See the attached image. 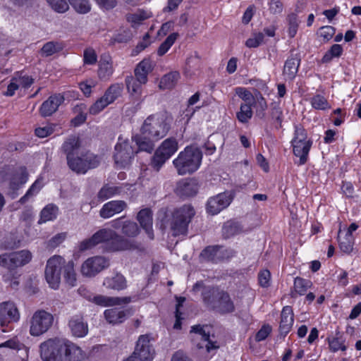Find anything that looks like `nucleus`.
I'll return each instance as SVG.
<instances>
[{
	"mask_svg": "<svg viewBox=\"0 0 361 361\" xmlns=\"http://www.w3.org/2000/svg\"><path fill=\"white\" fill-rule=\"evenodd\" d=\"M180 78V74L177 71L170 72L164 75L159 82V88L162 90H170L175 87Z\"/></svg>",
	"mask_w": 361,
	"mask_h": 361,
	"instance_id": "obj_36",
	"label": "nucleus"
},
{
	"mask_svg": "<svg viewBox=\"0 0 361 361\" xmlns=\"http://www.w3.org/2000/svg\"><path fill=\"white\" fill-rule=\"evenodd\" d=\"M68 1L78 13L85 14L91 10V4L89 0H68Z\"/></svg>",
	"mask_w": 361,
	"mask_h": 361,
	"instance_id": "obj_46",
	"label": "nucleus"
},
{
	"mask_svg": "<svg viewBox=\"0 0 361 361\" xmlns=\"http://www.w3.org/2000/svg\"><path fill=\"white\" fill-rule=\"evenodd\" d=\"M97 61V55L94 49L88 47L84 50L83 61L85 64L93 65Z\"/></svg>",
	"mask_w": 361,
	"mask_h": 361,
	"instance_id": "obj_56",
	"label": "nucleus"
},
{
	"mask_svg": "<svg viewBox=\"0 0 361 361\" xmlns=\"http://www.w3.org/2000/svg\"><path fill=\"white\" fill-rule=\"evenodd\" d=\"M170 129V121L162 113L152 114L144 121L140 133L154 140H159L166 135Z\"/></svg>",
	"mask_w": 361,
	"mask_h": 361,
	"instance_id": "obj_5",
	"label": "nucleus"
},
{
	"mask_svg": "<svg viewBox=\"0 0 361 361\" xmlns=\"http://www.w3.org/2000/svg\"><path fill=\"white\" fill-rule=\"evenodd\" d=\"M153 70L152 62L149 59H144L140 61L135 69V78L140 82H147L148 74Z\"/></svg>",
	"mask_w": 361,
	"mask_h": 361,
	"instance_id": "obj_29",
	"label": "nucleus"
},
{
	"mask_svg": "<svg viewBox=\"0 0 361 361\" xmlns=\"http://www.w3.org/2000/svg\"><path fill=\"white\" fill-rule=\"evenodd\" d=\"M300 57L295 55H291L285 62V65L283 67V75L286 77V78L289 80H293L298 71V68L300 66Z\"/></svg>",
	"mask_w": 361,
	"mask_h": 361,
	"instance_id": "obj_30",
	"label": "nucleus"
},
{
	"mask_svg": "<svg viewBox=\"0 0 361 361\" xmlns=\"http://www.w3.org/2000/svg\"><path fill=\"white\" fill-rule=\"evenodd\" d=\"M123 91V85L119 83H114L111 85L105 91L104 96L110 104H112L116 99H118Z\"/></svg>",
	"mask_w": 361,
	"mask_h": 361,
	"instance_id": "obj_39",
	"label": "nucleus"
},
{
	"mask_svg": "<svg viewBox=\"0 0 361 361\" xmlns=\"http://www.w3.org/2000/svg\"><path fill=\"white\" fill-rule=\"evenodd\" d=\"M288 22V34L290 37H293L297 33L298 30V18L295 13H290L287 17Z\"/></svg>",
	"mask_w": 361,
	"mask_h": 361,
	"instance_id": "obj_57",
	"label": "nucleus"
},
{
	"mask_svg": "<svg viewBox=\"0 0 361 361\" xmlns=\"http://www.w3.org/2000/svg\"><path fill=\"white\" fill-rule=\"evenodd\" d=\"M80 146L79 137L71 135L65 140L61 149L66 156L68 168L77 174H85L99 165L100 158L89 151H80Z\"/></svg>",
	"mask_w": 361,
	"mask_h": 361,
	"instance_id": "obj_2",
	"label": "nucleus"
},
{
	"mask_svg": "<svg viewBox=\"0 0 361 361\" xmlns=\"http://www.w3.org/2000/svg\"><path fill=\"white\" fill-rule=\"evenodd\" d=\"M235 94L244 101L243 104H253L255 97L245 87H237L235 90Z\"/></svg>",
	"mask_w": 361,
	"mask_h": 361,
	"instance_id": "obj_54",
	"label": "nucleus"
},
{
	"mask_svg": "<svg viewBox=\"0 0 361 361\" xmlns=\"http://www.w3.org/2000/svg\"><path fill=\"white\" fill-rule=\"evenodd\" d=\"M106 320L111 324H118L123 322L126 319V314L124 310L117 308L106 310L104 312Z\"/></svg>",
	"mask_w": 361,
	"mask_h": 361,
	"instance_id": "obj_33",
	"label": "nucleus"
},
{
	"mask_svg": "<svg viewBox=\"0 0 361 361\" xmlns=\"http://www.w3.org/2000/svg\"><path fill=\"white\" fill-rule=\"evenodd\" d=\"M13 260L15 263L16 268L22 267L27 264L32 259V253L27 250H23L19 252H11Z\"/></svg>",
	"mask_w": 361,
	"mask_h": 361,
	"instance_id": "obj_37",
	"label": "nucleus"
},
{
	"mask_svg": "<svg viewBox=\"0 0 361 361\" xmlns=\"http://www.w3.org/2000/svg\"><path fill=\"white\" fill-rule=\"evenodd\" d=\"M235 254V252L232 249L214 245L204 248L200 254V258L204 261L218 263L232 258Z\"/></svg>",
	"mask_w": 361,
	"mask_h": 361,
	"instance_id": "obj_11",
	"label": "nucleus"
},
{
	"mask_svg": "<svg viewBox=\"0 0 361 361\" xmlns=\"http://www.w3.org/2000/svg\"><path fill=\"white\" fill-rule=\"evenodd\" d=\"M109 265V261L104 257L95 256L87 259L81 265L83 276L93 277Z\"/></svg>",
	"mask_w": 361,
	"mask_h": 361,
	"instance_id": "obj_13",
	"label": "nucleus"
},
{
	"mask_svg": "<svg viewBox=\"0 0 361 361\" xmlns=\"http://www.w3.org/2000/svg\"><path fill=\"white\" fill-rule=\"evenodd\" d=\"M109 250L111 251H125L138 250L140 248V244L134 240H130L123 238L116 232L110 239Z\"/></svg>",
	"mask_w": 361,
	"mask_h": 361,
	"instance_id": "obj_17",
	"label": "nucleus"
},
{
	"mask_svg": "<svg viewBox=\"0 0 361 361\" xmlns=\"http://www.w3.org/2000/svg\"><path fill=\"white\" fill-rule=\"evenodd\" d=\"M43 361H85V353L80 347L60 337L49 338L39 345Z\"/></svg>",
	"mask_w": 361,
	"mask_h": 361,
	"instance_id": "obj_1",
	"label": "nucleus"
},
{
	"mask_svg": "<svg viewBox=\"0 0 361 361\" xmlns=\"http://www.w3.org/2000/svg\"><path fill=\"white\" fill-rule=\"evenodd\" d=\"M195 215L194 207L191 204H183L167 214L165 209H161L158 219L162 228H169L173 236L186 235L188 226Z\"/></svg>",
	"mask_w": 361,
	"mask_h": 361,
	"instance_id": "obj_3",
	"label": "nucleus"
},
{
	"mask_svg": "<svg viewBox=\"0 0 361 361\" xmlns=\"http://www.w3.org/2000/svg\"><path fill=\"white\" fill-rule=\"evenodd\" d=\"M340 332L337 331L336 337H334L332 338L329 337L327 338L329 349L332 352H336L338 350L345 351L347 349V347L344 345L343 341H342L341 338L338 336Z\"/></svg>",
	"mask_w": 361,
	"mask_h": 361,
	"instance_id": "obj_50",
	"label": "nucleus"
},
{
	"mask_svg": "<svg viewBox=\"0 0 361 361\" xmlns=\"http://www.w3.org/2000/svg\"><path fill=\"white\" fill-rule=\"evenodd\" d=\"M202 158V152L197 147L190 146L180 152L173 163L178 173L183 176L196 171L200 168Z\"/></svg>",
	"mask_w": 361,
	"mask_h": 361,
	"instance_id": "obj_6",
	"label": "nucleus"
},
{
	"mask_svg": "<svg viewBox=\"0 0 361 361\" xmlns=\"http://www.w3.org/2000/svg\"><path fill=\"white\" fill-rule=\"evenodd\" d=\"M54 315L44 310L35 311L29 320V333L32 336L38 337L47 333L53 326Z\"/></svg>",
	"mask_w": 361,
	"mask_h": 361,
	"instance_id": "obj_7",
	"label": "nucleus"
},
{
	"mask_svg": "<svg viewBox=\"0 0 361 361\" xmlns=\"http://www.w3.org/2000/svg\"><path fill=\"white\" fill-rule=\"evenodd\" d=\"M197 183L192 179H184L179 181L176 188V192L180 197H190L197 194Z\"/></svg>",
	"mask_w": 361,
	"mask_h": 361,
	"instance_id": "obj_23",
	"label": "nucleus"
},
{
	"mask_svg": "<svg viewBox=\"0 0 361 361\" xmlns=\"http://www.w3.org/2000/svg\"><path fill=\"white\" fill-rule=\"evenodd\" d=\"M114 235H116V232L112 229H99L90 238L85 239L80 242L78 244V250L80 252H84L92 249L100 243L109 242L110 239Z\"/></svg>",
	"mask_w": 361,
	"mask_h": 361,
	"instance_id": "obj_12",
	"label": "nucleus"
},
{
	"mask_svg": "<svg viewBox=\"0 0 361 361\" xmlns=\"http://www.w3.org/2000/svg\"><path fill=\"white\" fill-rule=\"evenodd\" d=\"M178 150V142L174 138L165 140L156 150L152 157V166L159 171L162 165Z\"/></svg>",
	"mask_w": 361,
	"mask_h": 361,
	"instance_id": "obj_10",
	"label": "nucleus"
},
{
	"mask_svg": "<svg viewBox=\"0 0 361 361\" xmlns=\"http://www.w3.org/2000/svg\"><path fill=\"white\" fill-rule=\"evenodd\" d=\"M267 109V104L265 99L260 96L257 98L256 115L261 118H264L265 111Z\"/></svg>",
	"mask_w": 361,
	"mask_h": 361,
	"instance_id": "obj_62",
	"label": "nucleus"
},
{
	"mask_svg": "<svg viewBox=\"0 0 361 361\" xmlns=\"http://www.w3.org/2000/svg\"><path fill=\"white\" fill-rule=\"evenodd\" d=\"M64 279L66 282L71 286H75L76 284V274L74 270V263L73 261L66 262L63 267Z\"/></svg>",
	"mask_w": 361,
	"mask_h": 361,
	"instance_id": "obj_41",
	"label": "nucleus"
},
{
	"mask_svg": "<svg viewBox=\"0 0 361 361\" xmlns=\"http://www.w3.org/2000/svg\"><path fill=\"white\" fill-rule=\"evenodd\" d=\"M20 314L14 303L4 302L0 304V326H7L10 323L18 322Z\"/></svg>",
	"mask_w": 361,
	"mask_h": 361,
	"instance_id": "obj_16",
	"label": "nucleus"
},
{
	"mask_svg": "<svg viewBox=\"0 0 361 361\" xmlns=\"http://www.w3.org/2000/svg\"><path fill=\"white\" fill-rule=\"evenodd\" d=\"M119 192V188L108 184L104 185L98 192L97 198L99 201H104Z\"/></svg>",
	"mask_w": 361,
	"mask_h": 361,
	"instance_id": "obj_45",
	"label": "nucleus"
},
{
	"mask_svg": "<svg viewBox=\"0 0 361 361\" xmlns=\"http://www.w3.org/2000/svg\"><path fill=\"white\" fill-rule=\"evenodd\" d=\"M131 300L130 297H110L102 295H97L93 299L94 302L103 307L128 304Z\"/></svg>",
	"mask_w": 361,
	"mask_h": 361,
	"instance_id": "obj_25",
	"label": "nucleus"
},
{
	"mask_svg": "<svg viewBox=\"0 0 361 361\" xmlns=\"http://www.w3.org/2000/svg\"><path fill=\"white\" fill-rule=\"evenodd\" d=\"M13 257L12 253H4L0 255V266L8 270H13L16 269L15 263L11 258Z\"/></svg>",
	"mask_w": 361,
	"mask_h": 361,
	"instance_id": "obj_58",
	"label": "nucleus"
},
{
	"mask_svg": "<svg viewBox=\"0 0 361 361\" xmlns=\"http://www.w3.org/2000/svg\"><path fill=\"white\" fill-rule=\"evenodd\" d=\"M190 334H194L192 339L199 349L205 348L207 352L209 353L212 350H216L219 348L215 343L209 341V334L206 332L204 326L201 325L192 326Z\"/></svg>",
	"mask_w": 361,
	"mask_h": 361,
	"instance_id": "obj_15",
	"label": "nucleus"
},
{
	"mask_svg": "<svg viewBox=\"0 0 361 361\" xmlns=\"http://www.w3.org/2000/svg\"><path fill=\"white\" fill-rule=\"evenodd\" d=\"M110 103L103 95L98 99L89 109L90 114L96 115L104 109Z\"/></svg>",
	"mask_w": 361,
	"mask_h": 361,
	"instance_id": "obj_51",
	"label": "nucleus"
},
{
	"mask_svg": "<svg viewBox=\"0 0 361 361\" xmlns=\"http://www.w3.org/2000/svg\"><path fill=\"white\" fill-rule=\"evenodd\" d=\"M243 232V227L240 223L235 221H227L222 228L224 238H230Z\"/></svg>",
	"mask_w": 361,
	"mask_h": 361,
	"instance_id": "obj_35",
	"label": "nucleus"
},
{
	"mask_svg": "<svg viewBox=\"0 0 361 361\" xmlns=\"http://www.w3.org/2000/svg\"><path fill=\"white\" fill-rule=\"evenodd\" d=\"M139 231V228L136 223L126 221L123 226L121 232L128 237L133 238L138 235Z\"/></svg>",
	"mask_w": 361,
	"mask_h": 361,
	"instance_id": "obj_49",
	"label": "nucleus"
},
{
	"mask_svg": "<svg viewBox=\"0 0 361 361\" xmlns=\"http://www.w3.org/2000/svg\"><path fill=\"white\" fill-rule=\"evenodd\" d=\"M311 104L313 108L319 110H326L331 108L327 100L319 94H317L312 98Z\"/></svg>",
	"mask_w": 361,
	"mask_h": 361,
	"instance_id": "obj_52",
	"label": "nucleus"
},
{
	"mask_svg": "<svg viewBox=\"0 0 361 361\" xmlns=\"http://www.w3.org/2000/svg\"><path fill=\"white\" fill-rule=\"evenodd\" d=\"M311 285L310 281L296 277L294 281L293 291L291 292V296L295 298L297 295H304Z\"/></svg>",
	"mask_w": 361,
	"mask_h": 361,
	"instance_id": "obj_38",
	"label": "nucleus"
},
{
	"mask_svg": "<svg viewBox=\"0 0 361 361\" xmlns=\"http://www.w3.org/2000/svg\"><path fill=\"white\" fill-rule=\"evenodd\" d=\"M114 73L113 61L106 54H102L99 61L98 77L100 80L107 81Z\"/></svg>",
	"mask_w": 361,
	"mask_h": 361,
	"instance_id": "obj_21",
	"label": "nucleus"
},
{
	"mask_svg": "<svg viewBox=\"0 0 361 361\" xmlns=\"http://www.w3.org/2000/svg\"><path fill=\"white\" fill-rule=\"evenodd\" d=\"M312 142H305L300 143H292L293 154L300 158L299 164L302 165L306 163L307 156L312 146Z\"/></svg>",
	"mask_w": 361,
	"mask_h": 361,
	"instance_id": "obj_31",
	"label": "nucleus"
},
{
	"mask_svg": "<svg viewBox=\"0 0 361 361\" xmlns=\"http://www.w3.org/2000/svg\"><path fill=\"white\" fill-rule=\"evenodd\" d=\"M58 207L54 204L47 205L41 212L38 224H41L48 221H51L56 217Z\"/></svg>",
	"mask_w": 361,
	"mask_h": 361,
	"instance_id": "obj_40",
	"label": "nucleus"
},
{
	"mask_svg": "<svg viewBox=\"0 0 361 361\" xmlns=\"http://www.w3.org/2000/svg\"><path fill=\"white\" fill-rule=\"evenodd\" d=\"M64 98L60 94L50 96L40 106L39 113L42 116L47 117L55 113L63 102Z\"/></svg>",
	"mask_w": 361,
	"mask_h": 361,
	"instance_id": "obj_20",
	"label": "nucleus"
},
{
	"mask_svg": "<svg viewBox=\"0 0 361 361\" xmlns=\"http://www.w3.org/2000/svg\"><path fill=\"white\" fill-rule=\"evenodd\" d=\"M114 158L116 165L119 168H125L128 166L137 152L133 147L132 142L128 140L118 138V142L115 146Z\"/></svg>",
	"mask_w": 361,
	"mask_h": 361,
	"instance_id": "obj_9",
	"label": "nucleus"
},
{
	"mask_svg": "<svg viewBox=\"0 0 361 361\" xmlns=\"http://www.w3.org/2000/svg\"><path fill=\"white\" fill-rule=\"evenodd\" d=\"M54 127L55 126L53 124H47L44 127H39L35 129V135L41 138L46 137L54 133Z\"/></svg>",
	"mask_w": 361,
	"mask_h": 361,
	"instance_id": "obj_60",
	"label": "nucleus"
},
{
	"mask_svg": "<svg viewBox=\"0 0 361 361\" xmlns=\"http://www.w3.org/2000/svg\"><path fill=\"white\" fill-rule=\"evenodd\" d=\"M283 5L281 0H269V11L273 15H279L283 12Z\"/></svg>",
	"mask_w": 361,
	"mask_h": 361,
	"instance_id": "obj_61",
	"label": "nucleus"
},
{
	"mask_svg": "<svg viewBox=\"0 0 361 361\" xmlns=\"http://www.w3.org/2000/svg\"><path fill=\"white\" fill-rule=\"evenodd\" d=\"M231 197L228 193L224 192L211 197L207 205V212L212 215L216 214L226 208L231 202Z\"/></svg>",
	"mask_w": 361,
	"mask_h": 361,
	"instance_id": "obj_18",
	"label": "nucleus"
},
{
	"mask_svg": "<svg viewBox=\"0 0 361 361\" xmlns=\"http://www.w3.org/2000/svg\"><path fill=\"white\" fill-rule=\"evenodd\" d=\"M204 303L210 309L222 314L234 312L235 306L229 294L218 287H204L202 293Z\"/></svg>",
	"mask_w": 361,
	"mask_h": 361,
	"instance_id": "obj_4",
	"label": "nucleus"
},
{
	"mask_svg": "<svg viewBox=\"0 0 361 361\" xmlns=\"http://www.w3.org/2000/svg\"><path fill=\"white\" fill-rule=\"evenodd\" d=\"M66 237L63 233L56 234L47 242V247L51 249L55 248L64 241Z\"/></svg>",
	"mask_w": 361,
	"mask_h": 361,
	"instance_id": "obj_64",
	"label": "nucleus"
},
{
	"mask_svg": "<svg viewBox=\"0 0 361 361\" xmlns=\"http://www.w3.org/2000/svg\"><path fill=\"white\" fill-rule=\"evenodd\" d=\"M141 227L145 230L150 239L154 238L152 230V214L149 209H144L139 212L137 216Z\"/></svg>",
	"mask_w": 361,
	"mask_h": 361,
	"instance_id": "obj_28",
	"label": "nucleus"
},
{
	"mask_svg": "<svg viewBox=\"0 0 361 361\" xmlns=\"http://www.w3.org/2000/svg\"><path fill=\"white\" fill-rule=\"evenodd\" d=\"M42 187V178H37L35 183L31 185V187L28 189L25 195H23L20 200L19 202L21 204H25L29 198L37 194L40 189Z\"/></svg>",
	"mask_w": 361,
	"mask_h": 361,
	"instance_id": "obj_48",
	"label": "nucleus"
},
{
	"mask_svg": "<svg viewBox=\"0 0 361 361\" xmlns=\"http://www.w3.org/2000/svg\"><path fill=\"white\" fill-rule=\"evenodd\" d=\"M271 274L268 269L261 271L258 274L259 283L262 287L269 286Z\"/></svg>",
	"mask_w": 361,
	"mask_h": 361,
	"instance_id": "obj_63",
	"label": "nucleus"
},
{
	"mask_svg": "<svg viewBox=\"0 0 361 361\" xmlns=\"http://www.w3.org/2000/svg\"><path fill=\"white\" fill-rule=\"evenodd\" d=\"M178 37V34L177 32H173L169 35L159 46L157 50L158 55L161 56L164 55L169 51L171 47L174 44Z\"/></svg>",
	"mask_w": 361,
	"mask_h": 361,
	"instance_id": "obj_47",
	"label": "nucleus"
},
{
	"mask_svg": "<svg viewBox=\"0 0 361 361\" xmlns=\"http://www.w3.org/2000/svg\"><path fill=\"white\" fill-rule=\"evenodd\" d=\"M305 142L312 141L310 140H307L305 130L302 126H296L295 128V136L292 140V143H300Z\"/></svg>",
	"mask_w": 361,
	"mask_h": 361,
	"instance_id": "obj_55",
	"label": "nucleus"
},
{
	"mask_svg": "<svg viewBox=\"0 0 361 361\" xmlns=\"http://www.w3.org/2000/svg\"><path fill=\"white\" fill-rule=\"evenodd\" d=\"M103 286L108 289L119 291L127 288V281L122 274L116 273L106 276L103 281Z\"/></svg>",
	"mask_w": 361,
	"mask_h": 361,
	"instance_id": "obj_26",
	"label": "nucleus"
},
{
	"mask_svg": "<svg viewBox=\"0 0 361 361\" xmlns=\"http://www.w3.org/2000/svg\"><path fill=\"white\" fill-rule=\"evenodd\" d=\"M338 243L340 250L345 254L349 255L353 252L355 243L353 236H350L346 234L343 238L338 236Z\"/></svg>",
	"mask_w": 361,
	"mask_h": 361,
	"instance_id": "obj_44",
	"label": "nucleus"
},
{
	"mask_svg": "<svg viewBox=\"0 0 361 361\" xmlns=\"http://www.w3.org/2000/svg\"><path fill=\"white\" fill-rule=\"evenodd\" d=\"M271 116L274 120L276 128H280L283 121V111L279 106H274L271 110Z\"/></svg>",
	"mask_w": 361,
	"mask_h": 361,
	"instance_id": "obj_59",
	"label": "nucleus"
},
{
	"mask_svg": "<svg viewBox=\"0 0 361 361\" xmlns=\"http://www.w3.org/2000/svg\"><path fill=\"white\" fill-rule=\"evenodd\" d=\"M47 1L54 11L59 13H65L69 8L66 0H47Z\"/></svg>",
	"mask_w": 361,
	"mask_h": 361,
	"instance_id": "obj_53",
	"label": "nucleus"
},
{
	"mask_svg": "<svg viewBox=\"0 0 361 361\" xmlns=\"http://www.w3.org/2000/svg\"><path fill=\"white\" fill-rule=\"evenodd\" d=\"M252 104H241L240 111L236 113V117L239 122L246 123L252 116Z\"/></svg>",
	"mask_w": 361,
	"mask_h": 361,
	"instance_id": "obj_43",
	"label": "nucleus"
},
{
	"mask_svg": "<svg viewBox=\"0 0 361 361\" xmlns=\"http://www.w3.org/2000/svg\"><path fill=\"white\" fill-rule=\"evenodd\" d=\"M66 260L60 255H54L47 262L44 276L49 287L58 289L61 283V269L64 267Z\"/></svg>",
	"mask_w": 361,
	"mask_h": 361,
	"instance_id": "obj_8",
	"label": "nucleus"
},
{
	"mask_svg": "<svg viewBox=\"0 0 361 361\" xmlns=\"http://www.w3.org/2000/svg\"><path fill=\"white\" fill-rule=\"evenodd\" d=\"M69 328L73 336L82 338L88 333L87 324L80 316L73 317L68 323Z\"/></svg>",
	"mask_w": 361,
	"mask_h": 361,
	"instance_id": "obj_24",
	"label": "nucleus"
},
{
	"mask_svg": "<svg viewBox=\"0 0 361 361\" xmlns=\"http://www.w3.org/2000/svg\"><path fill=\"white\" fill-rule=\"evenodd\" d=\"M293 312L292 307L285 306L281 312L279 331L281 335L286 336L291 329L293 324Z\"/></svg>",
	"mask_w": 361,
	"mask_h": 361,
	"instance_id": "obj_27",
	"label": "nucleus"
},
{
	"mask_svg": "<svg viewBox=\"0 0 361 361\" xmlns=\"http://www.w3.org/2000/svg\"><path fill=\"white\" fill-rule=\"evenodd\" d=\"M157 140H154L151 138H147L146 136H143L141 135H135L132 137V143L133 142H135L137 150V151H144L148 153H151L154 148V142Z\"/></svg>",
	"mask_w": 361,
	"mask_h": 361,
	"instance_id": "obj_32",
	"label": "nucleus"
},
{
	"mask_svg": "<svg viewBox=\"0 0 361 361\" xmlns=\"http://www.w3.org/2000/svg\"><path fill=\"white\" fill-rule=\"evenodd\" d=\"M126 207V203L124 201H110L103 205L99 215L103 219H109L114 214L121 212Z\"/></svg>",
	"mask_w": 361,
	"mask_h": 361,
	"instance_id": "obj_22",
	"label": "nucleus"
},
{
	"mask_svg": "<svg viewBox=\"0 0 361 361\" xmlns=\"http://www.w3.org/2000/svg\"><path fill=\"white\" fill-rule=\"evenodd\" d=\"M140 361H152L154 355V350L150 343L149 335L139 336L134 352L133 353Z\"/></svg>",
	"mask_w": 361,
	"mask_h": 361,
	"instance_id": "obj_14",
	"label": "nucleus"
},
{
	"mask_svg": "<svg viewBox=\"0 0 361 361\" xmlns=\"http://www.w3.org/2000/svg\"><path fill=\"white\" fill-rule=\"evenodd\" d=\"M127 90L130 95L136 99L140 97L142 92V85L146 82H140L138 80L133 77H127L126 79Z\"/></svg>",
	"mask_w": 361,
	"mask_h": 361,
	"instance_id": "obj_34",
	"label": "nucleus"
},
{
	"mask_svg": "<svg viewBox=\"0 0 361 361\" xmlns=\"http://www.w3.org/2000/svg\"><path fill=\"white\" fill-rule=\"evenodd\" d=\"M28 173L25 167H20L15 171L9 182V190L12 199L17 196L18 190L27 180Z\"/></svg>",
	"mask_w": 361,
	"mask_h": 361,
	"instance_id": "obj_19",
	"label": "nucleus"
},
{
	"mask_svg": "<svg viewBox=\"0 0 361 361\" xmlns=\"http://www.w3.org/2000/svg\"><path fill=\"white\" fill-rule=\"evenodd\" d=\"M63 49L61 43L54 41L48 42L41 49V54L44 56H50L61 51Z\"/></svg>",
	"mask_w": 361,
	"mask_h": 361,
	"instance_id": "obj_42",
	"label": "nucleus"
}]
</instances>
